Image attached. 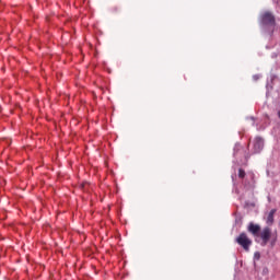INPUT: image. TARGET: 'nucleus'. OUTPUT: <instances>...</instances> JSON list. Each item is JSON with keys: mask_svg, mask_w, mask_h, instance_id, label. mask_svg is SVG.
Returning <instances> with one entry per match:
<instances>
[{"mask_svg": "<svg viewBox=\"0 0 280 280\" xmlns=\"http://www.w3.org/2000/svg\"><path fill=\"white\" fill-rule=\"evenodd\" d=\"M247 231L248 233H252L254 237H259V233L261 232V226H259V224L249 223Z\"/></svg>", "mask_w": 280, "mask_h": 280, "instance_id": "nucleus-5", "label": "nucleus"}, {"mask_svg": "<svg viewBox=\"0 0 280 280\" xmlns=\"http://www.w3.org/2000/svg\"><path fill=\"white\" fill-rule=\"evenodd\" d=\"M275 213H277V209H271L267 215L266 222L269 226H272V224H275Z\"/></svg>", "mask_w": 280, "mask_h": 280, "instance_id": "nucleus-6", "label": "nucleus"}, {"mask_svg": "<svg viewBox=\"0 0 280 280\" xmlns=\"http://www.w3.org/2000/svg\"><path fill=\"white\" fill-rule=\"evenodd\" d=\"M236 244L238 246L243 247L245 253H249L250 246H253V240L248 237V234L246 232H242L236 238H235Z\"/></svg>", "mask_w": 280, "mask_h": 280, "instance_id": "nucleus-1", "label": "nucleus"}, {"mask_svg": "<svg viewBox=\"0 0 280 280\" xmlns=\"http://www.w3.org/2000/svg\"><path fill=\"white\" fill-rule=\"evenodd\" d=\"M264 150V139L260 137H256L254 140V152L255 154H259Z\"/></svg>", "mask_w": 280, "mask_h": 280, "instance_id": "nucleus-4", "label": "nucleus"}, {"mask_svg": "<svg viewBox=\"0 0 280 280\" xmlns=\"http://www.w3.org/2000/svg\"><path fill=\"white\" fill-rule=\"evenodd\" d=\"M254 257H255L256 259H259V257H260L259 252L255 253Z\"/></svg>", "mask_w": 280, "mask_h": 280, "instance_id": "nucleus-9", "label": "nucleus"}, {"mask_svg": "<svg viewBox=\"0 0 280 280\" xmlns=\"http://www.w3.org/2000/svg\"><path fill=\"white\" fill-rule=\"evenodd\" d=\"M276 242H277V237H273V240L270 241L271 246H275Z\"/></svg>", "mask_w": 280, "mask_h": 280, "instance_id": "nucleus-8", "label": "nucleus"}, {"mask_svg": "<svg viewBox=\"0 0 280 280\" xmlns=\"http://www.w3.org/2000/svg\"><path fill=\"white\" fill-rule=\"evenodd\" d=\"M260 21L262 25H276L275 15L270 11L262 13Z\"/></svg>", "mask_w": 280, "mask_h": 280, "instance_id": "nucleus-3", "label": "nucleus"}, {"mask_svg": "<svg viewBox=\"0 0 280 280\" xmlns=\"http://www.w3.org/2000/svg\"><path fill=\"white\" fill-rule=\"evenodd\" d=\"M260 240V246H268V242H270V240H272V230L270 228H264L258 236Z\"/></svg>", "mask_w": 280, "mask_h": 280, "instance_id": "nucleus-2", "label": "nucleus"}, {"mask_svg": "<svg viewBox=\"0 0 280 280\" xmlns=\"http://www.w3.org/2000/svg\"><path fill=\"white\" fill-rule=\"evenodd\" d=\"M246 176V172L244 171V168H240L238 170V178H244Z\"/></svg>", "mask_w": 280, "mask_h": 280, "instance_id": "nucleus-7", "label": "nucleus"}]
</instances>
